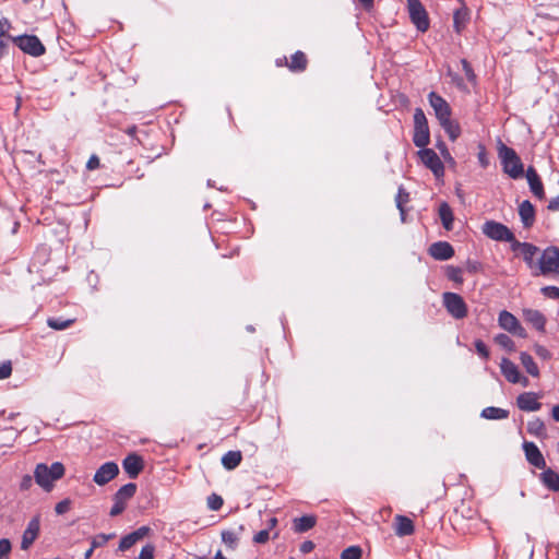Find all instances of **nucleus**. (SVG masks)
Masks as SVG:
<instances>
[{"label": "nucleus", "mask_w": 559, "mask_h": 559, "mask_svg": "<svg viewBox=\"0 0 559 559\" xmlns=\"http://www.w3.org/2000/svg\"><path fill=\"white\" fill-rule=\"evenodd\" d=\"M475 348H476V352L478 353V355H480L484 359L489 358V350L483 341H480V340L475 341Z\"/></svg>", "instance_id": "de8ad7c7"}, {"label": "nucleus", "mask_w": 559, "mask_h": 559, "mask_svg": "<svg viewBox=\"0 0 559 559\" xmlns=\"http://www.w3.org/2000/svg\"><path fill=\"white\" fill-rule=\"evenodd\" d=\"M32 485L33 477L31 475H24L20 484L21 490H28L32 487Z\"/></svg>", "instance_id": "603ef678"}, {"label": "nucleus", "mask_w": 559, "mask_h": 559, "mask_svg": "<svg viewBox=\"0 0 559 559\" xmlns=\"http://www.w3.org/2000/svg\"><path fill=\"white\" fill-rule=\"evenodd\" d=\"M269 539H270L269 528L262 530L253 536V542L257 544H265Z\"/></svg>", "instance_id": "8fccbe9b"}, {"label": "nucleus", "mask_w": 559, "mask_h": 559, "mask_svg": "<svg viewBox=\"0 0 559 559\" xmlns=\"http://www.w3.org/2000/svg\"><path fill=\"white\" fill-rule=\"evenodd\" d=\"M314 548V544L310 540H306L300 545V551L304 554H308L312 551Z\"/></svg>", "instance_id": "4d7b16f0"}, {"label": "nucleus", "mask_w": 559, "mask_h": 559, "mask_svg": "<svg viewBox=\"0 0 559 559\" xmlns=\"http://www.w3.org/2000/svg\"><path fill=\"white\" fill-rule=\"evenodd\" d=\"M9 39L16 44L22 51L31 56L39 57L45 52L44 45L38 39V37L34 35H21L16 37L9 36Z\"/></svg>", "instance_id": "39448f33"}, {"label": "nucleus", "mask_w": 559, "mask_h": 559, "mask_svg": "<svg viewBox=\"0 0 559 559\" xmlns=\"http://www.w3.org/2000/svg\"><path fill=\"white\" fill-rule=\"evenodd\" d=\"M461 63H462V68H463L466 79L469 82H475L476 75L474 73L472 66L468 63V61L465 59H462Z\"/></svg>", "instance_id": "c03bdc74"}, {"label": "nucleus", "mask_w": 559, "mask_h": 559, "mask_svg": "<svg viewBox=\"0 0 559 559\" xmlns=\"http://www.w3.org/2000/svg\"><path fill=\"white\" fill-rule=\"evenodd\" d=\"M316 525V518L304 515L294 520V530L297 533H304L311 530Z\"/></svg>", "instance_id": "c756f323"}, {"label": "nucleus", "mask_w": 559, "mask_h": 559, "mask_svg": "<svg viewBox=\"0 0 559 559\" xmlns=\"http://www.w3.org/2000/svg\"><path fill=\"white\" fill-rule=\"evenodd\" d=\"M538 252H539V249L536 246H534L532 243L523 245V250L521 251V253L523 255V260L525 261L527 266L532 270H534L535 267L537 269V265L534 262V258Z\"/></svg>", "instance_id": "7c9ffc66"}, {"label": "nucleus", "mask_w": 559, "mask_h": 559, "mask_svg": "<svg viewBox=\"0 0 559 559\" xmlns=\"http://www.w3.org/2000/svg\"><path fill=\"white\" fill-rule=\"evenodd\" d=\"M11 543L7 538L0 539V559H9Z\"/></svg>", "instance_id": "37998d69"}, {"label": "nucleus", "mask_w": 559, "mask_h": 559, "mask_svg": "<svg viewBox=\"0 0 559 559\" xmlns=\"http://www.w3.org/2000/svg\"><path fill=\"white\" fill-rule=\"evenodd\" d=\"M276 524H277V519H276V518H271V519L269 520V527H267V528H269V531H270L271 528H273Z\"/></svg>", "instance_id": "69168bd1"}, {"label": "nucleus", "mask_w": 559, "mask_h": 559, "mask_svg": "<svg viewBox=\"0 0 559 559\" xmlns=\"http://www.w3.org/2000/svg\"><path fill=\"white\" fill-rule=\"evenodd\" d=\"M519 215L524 227H531L533 225L535 219V210L533 204L528 200H525L520 204Z\"/></svg>", "instance_id": "5701e85b"}, {"label": "nucleus", "mask_w": 559, "mask_h": 559, "mask_svg": "<svg viewBox=\"0 0 559 559\" xmlns=\"http://www.w3.org/2000/svg\"><path fill=\"white\" fill-rule=\"evenodd\" d=\"M524 319L531 323L536 330L544 331L546 318L544 314L535 309H525L523 311Z\"/></svg>", "instance_id": "4be33fe9"}, {"label": "nucleus", "mask_w": 559, "mask_h": 559, "mask_svg": "<svg viewBox=\"0 0 559 559\" xmlns=\"http://www.w3.org/2000/svg\"><path fill=\"white\" fill-rule=\"evenodd\" d=\"M430 135L428 121L421 108L414 112V136L413 142L417 147H425L429 144Z\"/></svg>", "instance_id": "20e7f679"}, {"label": "nucleus", "mask_w": 559, "mask_h": 559, "mask_svg": "<svg viewBox=\"0 0 559 559\" xmlns=\"http://www.w3.org/2000/svg\"><path fill=\"white\" fill-rule=\"evenodd\" d=\"M542 293L548 298L559 299V288L556 286L543 287Z\"/></svg>", "instance_id": "09e8293b"}, {"label": "nucleus", "mask_w": 559, "mask_h": 559, "mask_svg": "<svg viewBox=\"0 0 559 559\" xmlns=\"http://www.w3.org/2000/svg\"><path fill=\"white\" fill-rule=\"evenodd\" d=\"M114 537V534H109V535H106V534H98L96 535L93 540H92V547L95 549V548H98V547H103L104 545L107 544V542Z\"/></svg>", "instance_id": "79ce46f5"}, {"label": "nucleus", "mask_w": 559, "mask_h": 559, "mask_svg": "<svg viewBox=\"0 0 559 559\" xmlns=\"http://www.w3.org/2000/svg\"><path fill=\"white\" fill-rule=\"evenodd\" d=\"M526 178H527V181H528V185H530V188H531V191L533 192V194L540 200L544 199L545 192H544L543 183H542L536 170L533 167H528V169L526 171Z\"/></svg>", "instance_id": "412c9836"}, {"label": "nucleus", "mask_w": 559, "mask_h": 559, "mask_svg": "<svg viewBox=\"0 0 559 559\" xmlns=\"http://www.w3.org/2000/svg\"><path fill=\"white\" fill-rule=\"evenodd\" d=\"M223 506V499L221 496L216 495V493H212L211 496L207 497V507L213 510V511H217L222 508Z\"/></svg>", "instance_id": "ea45409f"}, {"label": "nucleus", "mask_w": 559, "mask_h": 559, "mask_svg": "<svg viewBox=\"0 0 559 559\" xmlns=\"http://www.w3.org/2000/svg\"><path fill=\"white\" fill-rule=\"evenodd\" d=\"M64 475V466L60 462H55L50 466L45 463L36 465L34 471V479L36 484L45 491H51L53 483Z\"/></svg>", "instance_id": "f257e3e1"}, {"label": "nucleus", "mask_w": 559, "mask_h": 559, "mask_svg": "<svg viewBox=\"0 0 559 559\" xmlns=\"http://www.w3.org/2000/svg\"><path fill=\"white\" fill-rule=\"evenodd\" d=\"M520 360L528 374L535 378L539 376V368L530 354L522 352L520 354Z\"/></svg>", "instance_id": "c85d7f7f"}, {"label": "nucleus", "mask_w": 559, "mask_h": 559, "mask_svg": "<svg viewBox=\"0 0 559 559\" xmlns=\"http://www.w3.org/2000/svg\"><path fill=\"white\" fill-rule=\"evenodd\" d=\"M8 40L9 39V36L7 37V39H3V37H0V57L5 53L7 51V48H8Z\"/></svg>", "instance_id": "bf43d9fd"}, {"label": "nucleus", "mask_w": 559, "mask_h": 559, "mask_svg": "<svg viewBox=\"0 0 559 559\" xmlns=\"http://www.w3.org/2000/svg\"><path fill=\"white\" fill-rule=\"evenodd\" d=\"M118 473L119 467L115 462H106L96 471L93 480L97 485L104 486L114 479Z\"/></svg>", "instance_id": "4468645a"}, {"label": "nucleus", "mask_w": 559, "mask_h": 559, "mask_svg": "<svg viewBox=\"0 0 559 559\" xmlns=\"http://www.w3.org/2000/svg\"><path fill=\"white\" fill-rule=\"evenodd\" d=\"M213 559H227V558L222 554V551H221V550H218V551L215 554V556H214V558H213Z\"/></svg>", "instance_id": "338daca9"}, {"label": "nucleus", "mask_w": 559, "mask_h": 559, "mask_svg": "<svg viewBox=\"0 0 559 559\" xmlns=\"http://www.w3.org/2000/svg\"><path fill=\"white\" fill-rule=\"evenodd\" d=\"M362 550L359 546H350L344 549L340 559H360Z\"/></svg>", "instance_id": "4c0bfd02"}, {"label": "nucleus", "mask_w": 559, "mask_h": 559, "mask_svg": "<svg viewBox=\"0 0 559 559\" xmlns=\"http://www.w3.org/2000/svg\"><path fill=\"white\" fill-rule=\"evenodd\" d=\"M497 150L503 171L513 179L521 178L524 175V166L516 152L501 141L498 142Z\"/></svg>", "instance_id": "f03ea898"}, {"label": "nucleus", "mask_w": 559, "mask_h": 559, "mask_svg": "<svg viewBox=\"0 0 559 559\" xmlns=\"http://www.w3.org/2000/svg\"><path fill=\"white\" fill-rule=\"evenodd\" d=\"M135 484L129 483L123 485L114 496V506L109 512L110 516H117L121 514L127 507V502L135 495Z\"/></svg>", "instance_id": "423d86ee"}, {"label": "nucleus", "mask_w": 559, "mask_h": 559, "mask_svg": "<svg viewBox=\"0 0 559 559\" xmlns=\"http://www.w3.org/2000/svg\"><path fill=\"white\" fill-rule=\"evenodd\" d=\"M495 342L502 348L507 349L508 352H514L515 345L514 342L509 337L507 334H498L495 336Z\"/></svg>", "instance_id": "c9c22d12"}, {"label": "nucleus", "mask_w": 559, "mask_h": 559, "mask_svg": "<svg viewBox=\"0 0 559 559\" xmlns=\"http://www.w3.org/2000/svg\"><path fill=\"white\" fill-rule=\"evenodd\" d=\"M430 106L435 110V115L439 121L451 117V108L448 102L435 92L428 95Z\"/></svg>", "instance_id": "2eb2a0df"}, {"label": "nucleus", "mask_w": 559, "mask_h": 559, "mask_svg": "<svg viewBox=\"0 0 559 559\" xmlns=\"http://www.w3.org/2000/svg\"><path fill=\"white\" fill-rule=\"evenodd\" d=\"M444 131L449 134V138L454 141L460 135V127L456 122L451 120V117L439 121Z\"/></svg>", "instance_id": "473e14b6"}, {"label": "nucleus", "mask_w": 559, "mask_h": 559, "mask_svg": "<svg viewBox=\"0 0 559 559\" xmlns=\"http://www.w3.org/2000/svg\"><path fill=\"white\" fill-rule=\"evenodd\" d=\"M93 551H94V548L91 546V548L88 550H86V552L84 554V558L88 559L92 556Z\"/></svg>", "instance_id": "774afa93"}, {"label": "nucleus", "mask_w": 559, "mask_h": 559, "mask_svg": "<svg viewBox=\"0 0 559 559\" xmlns=\"http://www.w3.org/2000/svg\"><path fill=\"white\" fill-rule=\"evenodd\" d=\"M408 11L412 22L420 32H426L429 27V21L425 8L419 0H408Z\"/></svg>", "instance_id": "1a4fd4ad"}, {"label": "nucleus", "mask_w": 559, "mask_h": 559, "mask_svg": "<svg viewBox=\"0 0 559 559\" xmlns=\"http://www.w3.org/2000/svg\"><path fill=\"white\" fill-rule=\"evenodd\" d=\"M481 231L484 235H486L488 238L497 241H513L514 235L513 233L503 224L495 222V221H487L484 223L481 227Z\"/></svg>", "instance_id": "0eeeda50"}, {"label": "nucleus", "mask_w": 559, "mask_h": 559, "mask_svg": "<svg viewBox=\"0 0 559 559\" xmlns=\"http://www.w3.org/2000/svg\"><path fill=\"white\" fill-rule=\"evenodd\" d=\"M99 167V158L96 155H92L86 163V168L88 170H94Z\"/></svg>", "instance_id": "864d4df0"}, {"label": "nucleus", "mask_w": 559, "mask_h": 559, "mask_svg": "<svg viewBox=\"0 0 559 559\" xmlns=\"http://www.w3.org/2000/svg\"><path fill=\"white\" fill-rule=\"evenodd\" d=\"M408 200H409L408 193L403 188H400L397 195L395 198V202H396L397 209L400 210L402 221L405 219L404 218V216H405L404 204L407 203Z\"/></svg>", "instance_id": "e433bc0d"}, {"label": "nucleus", "mask_w": 559, "mask_h": 559, "mask_svg": "<svg viewBox=\"0 0 559 559\" xmlns=\"http://www.w3.org/2000/svg\"><path fill=\"white\" fill-rule=\"evenodd\" d=\"M241 460L242 455L240 451H228L223 455L222 464L226 469L231 471L241 463Z\"/></svg>", "instance_id": "cd10ccee"}, {"label": "nucleus", "mask_w": 559, "mask_h": 559, "mask_svg": "<svg viewBox=\"0 0 559 559\" xmlns=\"http://www.w3.org/2000/svg\"><path fill=\"white\" fill-rule=\"evenodd\" d=\"M12 366L10 361H4L0 365V379H7L11 376Z\"/></svg>", "instance_id": "3c124183"}, {"label": "nucleus", "mask_w": 559, "mask_h": 559, "mask_svg": "<svg viewBox=\"0 0 559 559\" xmlns=\"http://www.w3.org/2000/svg\"><path fill=\"white\" fill-rule=\"evenodd\" d=\"M439 216L442 222L443 227L447 230H451L453 227V212L450 207V205L447 202H442L439 206Z\"/></svg>", "instance_id": "bb28decb"}, {"label": "nucleus", "mask_w": 559, "mask_h": 559, "mask_svg": "<svg viewBox=\"0 0 559 559\" xmlns=\"http://www.w3.org/2000/svg\"><path fill=\"white\" fill-rule=\"evenodd\" d=\"M307 59L304 52L297 51L290 58L289 69L293 71H302L306 69Z\"/></svg>", "instance_id": "72a5a7b5"}, {"label": "nucleus", "mask_w": 559, "mask_h": 559, "mask_svg": "<svg viewBox=\"0 0 559 559\" xmlns=\"http://www.w3.org/2000/svg\"><path fill=\"white\" fill-rule=\"evenodd\" d=\"M535 350H536V354L544 359H548L550 357L549 350L547 348H545L544 346L537 345L535 347Z\"/></svg>", "instance_id": "6e6d98bb"}, {"label": "nucleus", "mask_w": 559, "mask_h": 559, "mask_svg": "<svg viewBox=\"0 0 559 559\" xmlns=\"http://www.w3.org/2000/svg\"><path fill=\"white\" fill-rule=\"evenodd\" d=\"M395 534L397 536H407L414 533V524L411 519L404 515L395 516Z\"/></svg>", "instance_id": "b1692460"}, {"label": "nucleus", "mask_w": 559, "mask_h": 559, "mask_svg": "<svg viewBox=\"0 0 559 559\" xmlns=\"http://www.w3.org/2000/svg\"><path fill=\"white\" fill-rule=\"evenodd\" d=\"M40 528V518L39 515L34 516L27 524L26 530L23 533L21 548L23 550H27L35 539L38 537Z\"/></svg>", "instance_id": "f3484780"}, {"label": "nucleus", "mask_w": 559, "mask_h": 559, "mask_svg": "<svg viewBox=\"0 0 559 559\" xmlns=\"http://www.w3.org/2000/svg\"><path fill=\"white\" fill-rule=\"evenodd\" d=\"M523 451L525 454V459L531 465L540 469H544L546 467V461L544 459V455L534 442L524 441Z\"/></svg>", "instance_id": "ddd939ff"}, {"label": "nucleus", "mask_w": 559, "mask_h": 559, "mask_svg": "<svg viewBox=\"0 0 559 559\" xmlns=\"http://www.w3.org/2000/svg\"><path fill=\"white\" fill-rule=\"evenodd\" d=\"M509 416V412L503 408L489 406L481 411V417L486 419H504Z\"/></svg>", "instance_id": "2f4dec72"}, {"label": "nucleus", "mask_w": 559, "mask_h": 559, "mask_svg": "<svg viewBox=\"0 0 559 559\" xmlns=\"http://www.w3.org/2000/svg\"><path fill=\"white\" fill-rule=\"evenodd\" d=\"M419 157L423 164L428 167L437 177H440L444 173V167L437 155V153L431 148H424L419 152Z\"/></svg>", "instance_id": "f8f14e48"}, {"label": "nucleus", "mask_w": 559, "mask_h": 559, "mask_svg": "<svg viewBox=\"0 0 559 559\" xmlns=\"http://www.w3.org/2000/svg\"><path fill=\"white\" fill-rule=\"evenodd\" d=\"M74 322L73 319H67V320H63L61 318H49L47 320V324L48 326H50L51 329L53 330H58V331H61V330H66L67 328H69L72 323Z\"/></svg>", "instance_id": "f704fd0d"}, {"label": "nucleus", "mask_w": 559, "mask_h": 559, "mask_svg": "<svg viewBox=\"0 0 559 559\" xmlns=\"http://www.w3.org/2000/svg\"><path fill=\"white\" fill-rule=\"evenodd\" d=\"M122 466L129 477L135 478L143 469V460L140 455L132 453L123 460Z\"/></svg>", "instance_id": "aec40b11"}, {"label": "nucleus", "mask_w": 559, "mask_h": 559, "mask_svg": "<svg viewBox=\"0 0 559 559\" xmlns=\"http://www.w3.org/2000/svg\"><path fill=\"white\" fill-rule=\"evenodd\" d=\"M501 373L511 383H521L523 386L528 385V379L521 376L518 366L508 358H502L500 362Z\"/></svg>", "instance_id": "9b49d317"}, {"label": "nucleus", "mask_w": 559, "mask_h": 559, "mask_svg": "<svg viewBox=\"0 0 559 559\" xmlns=\"http://www.w3.org/2000/svg\"><path fill=\"white\" fill-rule=\"evenodd\" d=\"M551 416L555 421H559V404L552 407Z\"/></svg>", "instance_id": "e2e57ef3"}, {"label": "nucleus", "mask_w": 559, "mask_h": 559, "mask_svg": "<svg viewBox=\"0 0 559 559\" xmlns=\"http://www.w3.org/2000/svg\"><path fill=\"white\" fill-rule=\"evenodd\" d=\"M429 253L436 260L445 261L454 255V249L447 241H438L429 247Z\"/></svg>", "instance_id": "6ab92c4d"}, {"label": "nucleus", "mask_w": 559, "mask_h": 559, "mask_svg": "<svg viewBox=\"0 0 559 559\" xmlns=\"http://www.w3.org/2000/svg\"><path fill=\"white\" fill-rule=\"evenodd\" d=\"M511 242V246H512V250H520L522 251L523 250V245H527L528 242H520L518 240H513V241H510Z\"/></svg>", "instance_id": "680f3d73"}, {"label": "nucleus", "mask_w": 559, "mask_h": 559, "mask_svg": "<svg viewBox=\"0 0 559 559\" xmlns=\"http://www.w3.org/2000/svg\"><path fill=\"white\" fill-rule=\"evenodd\" d=\"M526 429L527 432L534 437L542 439L547 437L546 426L540 418H533L532 420H530L527 423Z\"/></svg>", "instance_id": "a878e982"}, {"label": "nucleus", "mask_w": 559, "mask_h": 559, "mask_svg": "<svg viewBox=\"0 0 559 559\" xmlns=\"http://www.w3.org/2000/svg\"><path fill=\"white\" fill-rule=\"evenodd\" d=\"M359 2L366 8L370 9L373 5V0H359Z\"/></svg>", "instance_id": "0e129e2a"}, {"label": "nucleus", "mask_w": 559, "mask_h": 559, "mask_svg": "<svg viewBox=\"0 0 559 559\" xmlns=\"http://www.w3.org/2000/svg\"><path fill=\"white\" fill-rule=\"evenodd\" d=\"M498 322L500 328L503 330L516 336L526 337L525 330L521 326L519 320L511 312L502 310L499 313Z\"/></svg>", "instance_id": "9d476101"}, {"label": "nucleus", "mask_w": 559, "mask_h": 559, "mask_svg": "<svg viewBox=\"0 0 559 559\" xmlns=\"http://www.w3.org/2000/svg\"><path fill=\"white\" fill-rule=\"evenodd\" d=\"M155 547L152 544H147L142 547L139 556L135 559H154Z\"/></svg>", "instance_id": "a19ab883"}, {"label": "nucleus", "mask_w": 559, "mask_h": 559, "mask_svg": "<svg viewBox=\"0 0 559 559\" xmlns=\"http://www.w3.org/2000/svg\"><path fill=\"white\" fill-rule=\"evenodd\" d=\"M540 395L535 392H524L516 397V406L524 412H537L542 407Z\"/></svg>", "instance_id": "dca6fc26"}, {"label": "nucleus", "mask_w": 559, "mask_h": 559, "mask_svg": "<svg viewBox=\"0 0 559 559\" xmlns=\"http://www.w3.org/2000/svg\"><path fill=\"white\" fill-rule=\"evenodd\" d=\"M548 210L558 211L559 210V198L550 200L548 204Z\"/></svg>", "instance_id": "052dcab7"}, {"label": "nucleus", "mask_w": 559, "mask_h": 559, "mask_svg": "<svg viewBox=\"0 0 559 559\" xmlns=\"http://www.w3.org/2000/svg\"><path fill=\"white\" fill-rule=\"evenodd\" d=\"M448 277L456 283H462V271L459 267L450 266L448 270Z\"/></svg>", "instance_id": "49530a36"}, {"label": "nucleus", "mask_w": 559, "mask_h": 559, "mask_svg": "<svg viewBox=\"0 0 559 559\" xmlns=\"http://www.w3.org/2000/svg\"><path fill=\"white\" fill-rule=\"evenodd\" d=\"M540 480L549 490L559 491V474L554 469L545 467Z\"/></svg>", "instance_id": "393cba45"}, {"label": "nucleus", "mask_w": 559, "mask_h": 559, "mask_svg": "<svg viewBox=\"0 0 559 559\" xmlns=\"http://www.w3.org/2000/svg\"><path fill=\"white\" fill-rule=\"evenodd\" d=\"M150 532L151 528L148 526H141L132 533L123 536L119 543V550L126 551L130 549L134 544L147 536Z\"/></svg>", "instance_id": "a211bd4d"}, {"label": "nucleus", "mask_w": 559, "mask_h": 559, "mask_svg": "<svg viewBox=\"0 0 559 559\" xmlns=\"http://www.w3.org/2000/svg\"><path fill=\"white\" fill-rule=\"evenodd\" d=\"M238 539V534L233 531H224L222 533V540L231 549L236 548Z\"/></svg>", "instance_id": "58836bf2"}, {"label": "nucleus", "mask_w": 559, "mask_h": 559, "mask_svg": "<svg viewBox=\"0 0 559 559\" xmlns=\"http://www.w3.org/2000/svg\"><path fill=\"white\" fill-rule=\"evenodd\" d=\"M10 27L11 24L7 19L0 20V37H4Z\"/></svg>", "instance_id": "5fc2aeb1"}, {"label": "nucleus", "mask_w": 559, "mask_h": 559, "mask_svg": "<svg viewBox=\"0 0 559 559\" xmlns=\"http://www.w3.org/2000/svg\"><path fill=\"white\" fill-rule=\"evenodd\" d=\"M71 508V500L70 499H63L60 502H58L55 507V511L57 514L61 515L67 513Z\"/></svg>", "instance_id": "a18cd8bd"}, {"label": "nucleus", "mask_w": 559, "mask_h": 559, "mask_svg": "<svg viewBox=\"0 0 559 559\" xmlns=\"http://www.w3.org/2000/svg\"><path fill=\"white\" fill-rule=\"evenodd\" d=\"M537 270L538 271H533V275L555 274L559 276V249L557 247H548L542 252Z\"/></svg>", "instance_id": "7ed1b4c3"}, {"label": "nucleus", "mask_w": 559, "mask_h": 559, "mask_svg": "<svg viewBox=\"0 0 559 559\" xmlns=\"http://www.w3.org/2000/svg\"><path fill=\"white\" fill-rule=\"evenodd\" d=\"M443 304L448 312L455 319H463L467 314V307L464 299L455 293H444Z\"/></svg>", "instance_id": "6e6552de"}, {"label": "nucleus", "mask_w": 559, "mask_h": 559, "mask_svg": "<svg viewBox=\"0 0 559 559\" xmlns=\"http://www.w3.org/2000/svg\"><path fill=\"white\" fill-rule=\"evenodd\" d=\"M478 160L483 167L488 166V158H487V154L484 148H481L480 152L478 153Z\"/></svg>", "instance_id": "13d9d810"}]
</instances>
